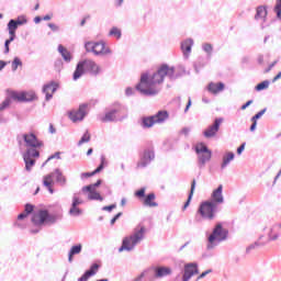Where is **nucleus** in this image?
Instances as JSON below:
<instances>
[{
  "label": "nucleus",
  "instance_id": "obj_41",
  "mask_svg": "<svg viewBox=\"0 0 281 281\" xmlns=\"http://www.w3.org/2000/svg\"><path fill=\"white\" fill-rule=\"evenodd\" d=\"M98 269H100V266L98 263H93L90 269L86 272L89 273V277L95 276L98 273Z\"/></svg>",
  "mask_w": 281,
  "mask_h": 281
},
{
  "label": "nucleus",
  "instance_id": "obj_48",
  "mask_svg": "<svg viewBox=\"0 0 281 281\" xmlns=\"http://www.w3.org/2000/svg\"><path fill=\"white\" fill-rule=\"evenodd\" d=\"M10 98H7L1 104H0V111H5L8 106H10Z\"/></svg>",
  "mask_w": 281,
  "mask_h": 281
},
{
  "label": "nucleus",
  "instance_id": "obj_61",
  "mask_svg": "<svg viewBox=\"0 0 281 281\" xmlns=\"http://www.w3.org/2000/svg\"><path fill=\"white\" fill-rule=\"evenodd\" d=\"M190 127H183L182 130H181V133H182V135H186V136H188V135H190Z\"/></svg>",
  "mask_w": 281,
  "mask_h": 281
},
{
  "label": "nucleus",
  "instance_id": "obj_44",
  "mask_svg": "<svg viewBox=\"0 0 281 281\" xmlns=\"http://www.w3.org/2000/svg\"><path fill=\"white\" fill-rule=\"evenodd\" d=\"M134 195L137 199H144V196H146V187L140 188L138 191L134 193Z\"/></svg>",
  "mask_w": 281,
  "mask_h": 281
},
{
  "label": "nucleus",
  "instance_id": "obj_31",
  "mask_svg": "<svg viewBox=\"0 0 281 281\" xmlns=\"http://www.w3.org/2000/svg\"><path fill=\"white\" fill-rule=\"evenodd\" d=\"M156 124H164L168 120V111H159L156 115H153Z\"/></svg>",
  "mask_w": 281,
  "mask_h": 281
},
{
  "label": "nucleus",
  "instance_id": "obj_43",
  "mask_svg": "<svg viewBox=\"0 0 281 281\" xmlns=\"http://www.w3.org/2000/svg\"><path fill=\"white\" fill-rule=\"evenodd\" d=\"M14 22L18 24V25H26L27 23V18L25 15H20L18 16Z\"/></svg>",
  "mask_w": 281,
  "mask_h": 281
},
{
  "label": "nucleus",
  "instance_id": "obj_37",
  "mask_svg": "<svg viewBox=\"0 0 281 281\" xmlns=\"http://www.w3.org/2000/svg\"><path fill=\"white\" fill-rule=\"evenodd\" d=\"M19 67H23V61L19 57H14L11 65L12 71H16Z\"/></svg>",
  "mask_w": 281,
  "mask_h": 281
},
{
  "label": "nucleus",
  "instance_id": "obj_47",
  "mask_svg": "<svg viewBox=\"0 0 281 281\" xmlns=\"http://www.w3.org/2000/svg\"><path fill=\"white\" fill-rule=\"evenodd\" d=\"M274 12L277 13L278 19H281V0H277Z\"/></svg>",
  "mask_w": 281,
  "mask_h": 281
},
{
  "label": "nucleus",
  "instance_id": "obj_64",
  "mask_svg": "<svg viewBox=\"0 0 281 281\" xmlns=\"http://www.w3.org/2000/svg\"><path fill=\"white\" fill-rule=\"evenodd\" d=\"M134 92H135V90H133V88H126V90H125L126 95H133Z\"/></svg>",
  "mask_w": 281,
  "mask_h": 281
},
{
  "label": "nucleus",
  "instance_id": "obj_58",
  "mask_svg": "<svg viewBox=\"0 0 281 281\" xmlns=\"http://www.w3.org/2000/svg\"><path fill=\"white\" fill-rule=\"evenodd\" d=\"M274 65H278V60L270 64L269 67L265 70V74H269V71L273 69Z\"/></svg>",
  "mask_w": 281,
  "mask_h": 281
},
{
  "label": "nucleus",
  "instance_id": "obj_26",
  "mask_svg": "<svg viewBox=\"0 0 281 281\" xmlns=\"http://www.w3.org/2000/svg\"><path fill=\"white\" fill-rule=\"evenodd\" d=\"M236 155L233 151L225 153L222 157L221 170H225L232 161H234Z\"/></svg>",
  "mask_w": 281,
  "mask_h": 281
},
{
  "label": "nucleus",
  "instance_id": "obj_36",
  "mask_svg": "<svg viewBox=\"0 0 281 281\" xmlns=\"http://www.w3.org/2000/svg\"><path fill=\"white\" fill-rule=\"evenodd\" d=\"M89 142H91V134H89V132H86L78 142V146H82V144H89Z\"/></svg>",
  "mask_w": 281,
  "mask_h": 281
},
{
  "label": "nucleus",
  "instance_id": "obj_27",
  "mask_svg": "<svg viewBox=\"0 0 281 281\" xmlns=\"http://www.w3.org/2000/svg\"><path fill=\"white\" fill-rule=\"evenodd\" d=\"M82 252V244H77L71 246L68 252V261L74 262V256H78V254Z\"/></svg>",
  "mask_w": 281,
  "mask_h": 281
},
{
  "label": "nucleus",
  "instance_id": "obj_60",
  "mask_svg": "<svg viewBox=\"0 0 281 281\" xmlns=\"http://www.w3.org/2000/svg\"><path fill=\"white\" fill-rule=\"evenodd\" d=\"M190 106H192V99L191 98L188 99V103H187V106L184 109V113H188V111H190Z\"/></svg>",
  "mask_w": 281,
  "mask_h": 281
},
{
  "label": "nucleus",
  "instance_id": "obj_57",
  "mask_svg": "<svg viewBox=\"0 0 281 281\" xmlns=\"http://www.w3.org/2000/svg\"><path fill=\"white\" fill-rule=\"evenodd\" d=\"M209 273H212V270H206V271L202 272V273L198 277V280H203V278H205V276H209Z\"/></svg>",
  "mask_w": 281,
  "mask_h": 281
},
{
  "label": "nucleus",
  "instance_id": "obj_25",
  "mask_svg": "<svg viewBox=\"0 0 281 281\" xmlns=\"http://www.w3.org/2000/svg\"><path fill=\"white\" fill-rule=\"evenodd\" d=\"M225 90V83L223 82H210L207 86V91L210 93H213V95H217V93H221V91Z\"/></svg>",
  "mask_w": 281,
  "mask_h": 281
},
{
  "label": "nucleus",
  "instance_id": "obj_45",
  "mask_svg": "<svg viewBox=\"0 0 281 281\" xmlns=\"http://www.w3.org/2000/svg\"><path fill=\"white\" fill-rule=\"evenodd\" d=\"M265 113H267V108L259 111L255 116H252L251 122H258V120H260V117H262Z\"/></svg>",
  "mask_w": 281,
  "mask_h": 281
},
{
  "label": "nucleus",
  "instance_id": "obj_55",
  "mask_svg": "<svg viewBox=\"0 0 281 281\" xmlns=\"http://www.w3.org/2000/svg\"><path fill=\"white\" fill-rule=\"evenodd\" d=\"M91 277L89 276L88 272H85L79 279L78 281H89Z\"/></svg>",
  "mask_w": 281,
  "mask_h": 281
},
{
  "label": "nucleus",
  "instance_id": "obj_33",
  "mask_svg": "<svg viewBox=\"0 0 281 281\" xmlns=\"http://www.w3.org/2000/svg\"><path fill=\"white\" fill-rule=\"evenodd\" d=\"M196 189V180H193L191 183V191L189 193V198L187 200V202L183 205V210L188 209L190 205V201H192V196L194 195V190Z\"/></svg>",
  "mask_w": 281,
  "mask_h": 281
},
{
  "label": "nucleus",
  "instance_id": "obj_39",
  "mask_svg": "<svg viewBox=\"0 0 281 281\" xmlns=\"http://www.w3.org/2000/svg\"><path fill=\"white\" fill-rule=\"evenodd\" d=\"M109 166V162L106 161V157L101 156V164L99 165V167L94 170V172H102V170H104V167Z\"/></svg>",
  "mask_w": 281,
  "mask_h": 281
},
{
  "label": "nucleus",
  "instance_id": "obj_32",
  "mask_svg": "<svg viewBox=\"0 0 281 281\" xmlns=\"http://www.w3.org/2000/svg\"><path fill=\"white\" fill-rule=\"evenodd\" d=\"M144 205L146 207H157L159 204L155 202V193H149L147 196L144 199Z\"/></svg>",
  "mask_w": 281,
  "mask_h": 281
},
{
  "label": "nucleus",
  "instance_id": "obj_63",
  "mask_svg": "<svg viewBox=\"0 0 281 281\" xmlns=\"http://www.w3.org/2000/svg\"><path fill=\"white\" fill-rule=\"evenodd\" d=\"M27 213L26 212H24V213H21V214H19L18 215V221H23V218H27Z\"/></svg>",
  "mask_w": 281,
  "mask_h": 281
},
{
  "label": "nucleus",
  "instance_id": "obj_49",
  "mask_svg": "<svg viewBox=\"0 0 281 281\" xmlns=\"http://www.w3.org/2000/svg\"><path fill=\"white\" fill-rule=\"evenodd\" d=\"M94 175H98V172H95V170L92 172H82L80 175V179H89L90 177H93Z\"/></svg>",
  "mask_w": 281,
  "mask_h": 281
},
{
  "label": "nucleus",
  "instance_id": "obj_20",
  "mask_svg": "<svg viewBox=\"0 0 281 281\" xmlns=\"http://www.w3.org/2000/svg\"><path fill=\"white\" fill-rule=\"evenodd\" d=\"M155 159V151L153 149H145L137 164L138 168H146Z\"/></svg>",
  "mask_w": 281,
  "mask_h": 281
},
{
  "label": "nucleus",
  "instance_id": "obj_35",
  "mask_svg": "<svg viewBox=\"0 0 281 281\" xmlns=\"http://www.w3.org/2000/svg\"><path fill=\"white\" fill-rule=\"evenodd\" d=\"M109 36H114L115 38L120 40L122 38V30H120L117 26H113L109 32Z\"/></svg>",
  "mask_w": 281,
  "mask_h": 281
},
{
  "label": "nucleus",
  "instance_id": "obj_15",
  "mask_svg": "<svg viewBox=\"0 0 281 281\" xmlns=\"http://www.w3.org/2000/svg\"><path fill=\"white\" fill-rule=\"evenodd\" d=\"M193 276H199V265L194 262L184 265L181 281H190L192 280Z\"/></svg>",
  "mask_w": 281,
  "mask_h": 281
},
{
  "label": "nucleus",
  "instance_id": "obj_34",
  "mask_svg": "<svg viewBox=\"0 0 281 281\" xmlns=\"http://www.w3.org/2000/svg\"><path fill=\"white\" fill-rule=\"evenodd\" d=\"M68 214L70 216H82V210L80 207L76 206V204H71Z\"/></svg>",
  "mask_w": 281,
  "mask_h": 281
},
{
  "label": "nucleus",
  "instance_id": "obj_9",
  "mask_svg": "<svg viewBox=\"0 0 281 281\" xmlns=\"http://www.w3.org/2000/svg\"><path fill=\"white\" fill-rule=\"evenodd\" d=\"M56 221H58V217L55 214H49L47 210H40L32 217V223L37 226L53 224Z\"/></svg>",
  "mask_w": 281,
  "mask_h": 281
},
{
  "label": "nucleus",
  "instance_id": "obj_3",
  "mask_svg": "<svg viewBox=\"0 0 281 281\" xmlns=\"http://www.w3.org/2000/svg\"><path fill=\"white\" fill-rule=\"evenodd\" d=\"M85 71H89L92 76H98L102 72V68L92 59L81 60L77 64L72 80H80L85 76Z\"/></svg>",
  "mask_w": 281,
  "mask_h": 281
},
{
  "label": "nucleus",
  "instance_id": "obj_11",
  "mask_svg": "<svg viewBox=\"0 0 281 281\" xmlns=\"http://www.w3.org/2000/svg\"><path fill=\"white\" fill-rule=\"evenodd\" d=\"M88 109H89V104L83 103V104L79 105V109L71 110L68 113L69 120L74 123L82 122V120H85V117H87Z\"/></svg>",
  "mask_w": 281,
  "mask_h": 281
},
{
  "label": "nucleus",
  "instance_id": "obj_17",
  "mask_svg": "<svg viewBox=\"0 0 281 281\" xmlns=\"http://www.w3.org/2000/svg\"><path fill=\"white\" fill-rule=\"evenodd\" d=\"M12 98L13 100H18L19 102H34V100H36V92H13Z\"/></svg>",
  "mask_w": 281,
  "mask_h": 281
},
{
  "label": "nucleus",
  "instance_id": "obj_4",
  "mask_svg": "<svg viewBox=\"0 0 281 281\" xmlns=\"http://www.w3.org/2000/svg\"><path fill=\"white\" fill-rule=\"evenodd\" d=\"M229 232L223 227V224L218 223L213 228L212 233L207 237L206 249L212 250L218 247L221 243L227 240Z\"/></svg>",
  "mask_w": 281,
  "mask_h": 281
},
{
  "label": "nucleus",
  "instance_id": "obj_5",
  "mask_svg": "<svg viewBox=\"0 0 281 281\" xmlns=\"http://www.w3.org/2000/svg\"><path fill=\"white\" fill-rule=\"evenodd\" d=\"M218 210L220 207L216 204H213V202H202L195 215L196 223H201V218L204 221H214L216 218V214H218Z\"/></svg>",
  "mask_w": 281,
  "mask_h": 281
},
{
  "label": "nucleus",
  "instance_id": "obj_56",
  "mask_svg": "<svg viewBox=\"0 0 281 281\" xmlns=\"http://www.w3.org/2000/svg\"><path fill=\"white\" fill-rule=\"evenodd\" d=\"M245 146H247L246 143H243L238 148H237V155H243V151L245 150Z\"/></svg>",
  "mask_w": 281,
  "mask_h": 281
},
{
  "label": "nucleus",
  "instance_id": "obj_12",
  "mask_svg": "<svg viewBox=\"0 0 281 281\" xmlns=\"http://www.w3.org/2000/svg\"><path fill=\"white\" fill-rule=\"evenodd\" d=\"M7 30L9 32V38L4 42V54L10 53V43L16 38V30H19V25L14 20H10Z\"/></svg>",
  "mask_w": 281,
  "mask_h": 281
},
{
  "label": "nucleus",
  "instance_id": "obj_51",
  "mask_svg": "<svg viewBox=\"0 0 281 281\" xmlns=\"http://www.w3.org/2000/svg\"><path fill=\"white\" fill-rule=\"evenodd\" d=\"M32 212H34V205L32 204H26L25 209H24V213H26L27 215L32 214Z\"/></svg>",
  "mask_w": 281,
  "mask_h": 281
},
{
  "label": "nucleus",
  "instance_id": "obj_40",
  "mask_svg": "<svg viewBox=\"0 0 281 281\" xmlns=\"http://www.w3.org/2000/svg\"><path fill=\"white\" fill-rule=\"evenodd\" d=\"M269 80H265L256 86V91H265V89H269Z\"/></svg>",
  "mask_w": 281,
  "mask_h": 281
},
{
  "label": "nucleus",
  "instance_id": "obj_13",
  "mask_svg": "<svg viewBox=\"0 0 281 281\" xmlns=\"http://www.w3.org/2000/svg\"><path fill=\"white\" fill-rule=\"evenodd\" d=\"M38 150L35 149H26V151L23 154V160L25 162V170L27 172L32 171V168H34V164H36V160H34V157H40Z\"/></svg>",
  "mask_w": 281,
  "mask_h": 281
},
{
  "label": "nucleus",
  "instance_id": "obj_24",
  "mask_svg": "<svg viewBox=\"0 0 281 281\" xmlns=\"http://www.w3.org/2000/svg\"><path fill=\"white\" fill-rule=\"evenodd\" d=\"M82 194H87L89 201H104L100 192L95 189L85 190V187L81 189Z\"/></svg>",
  "mask_w": 281,
  "mask_h": 281
},
{
  "label": "nucleus",
  "instance_id": "obj_29",
  "mask_svg": "<svg viewBox=\"0 0 281 281\" xmlns=\"http://www.w3.org/2000/svg\"><path fill=\"white\" fill-rule=\"evenodd\" d=\"M255 19L256 21H261V23H265V21H267V8L258 7Z\"/></svg>",
  "mask_w": 281,
  "mask_h": 281
},
{
  "label": "nucleus",
  "instance_id": "obj_18",
  "mask_svg": "<svg viewBox=\"0 0 281 281\" xmlns=\"http://www.w3.org/2000/svg\"><path fill=\"white\" fill-rule=\"evenodd\" d=\"M42 91L45 94L46 102H49V100H52V98H54L55 91H58V82L50 81V82L44 85Z\"/></svg>",
  "mask_w": 281,
  "mask_h": 281
},
{
  "label": "nucleus",
  "instance_id": "obj_42",
  "mask_svg": "<svg viewBox=\"0 0 281 281\" xmlns=\"http://www.w3.org/2000/svg\"><path fill=\"white\" fill-rule=\"evenodd\" d=\"M100 186H102V180H98L95 183L83 187V190H86V191L87 190H98V188H100Z\"/></svg>",
  "mask_w": 281,
  "mask_h": 281
},
{
  "label": "nucleus",
  "instance_id": "obj_53",
  "mask_svg": "<svg viewBox=\"0 0 281 281\" xmlns=\"http://www.w3.org/2000/svg\"><path fill=\"white\" fill-rule=\"evenodd\" d=\"M48 27L52 30V32H60V26L54 23H48Z\"/></svg>",
  "mask_w": 281,
  "mask_h": 281
},
{
  "label": "nucleus",
  "instance_id": "obj_14",
  "mask_svg": "<svg viewBox=\"0 0 281 281\" xmlns=\"http://www.w3.org/2000/svg\"><path fill=\"white\" fill-rule=\"evenodd\" d=\"M23 139L25 142L26 150H38V148L43 146V142L38 140L33 133L24 134Z\"/></svg>",
  "mask_w": 281,
  "mask_h": 281
},
{
  "label": "nucleus",
  "instance_id": "obj_62",
  "mask_svg": "<svg viewBox=\"0 0 281 281\" xmlns=\"http://www.w3.org/2000/svg\"><path fill=\"white\" fill-rule=\"evenodd\" d=\"M120 216H122V213H117V214L111 220V225H115V222L117 221V218H120Z\"/></svg>",
  "mask_w": 281,
  "mask_h": 281
},
{
  "label": "nucleus",
  "instance_id": "obj_21",
  "mask_svg": "<svg viewBox=\"0 0 281 281\" xmlns=\"http://www.w3.org/2000/svg\"><path fill=\"white\" fill-rule=\"evenodd\" d=\"M149 273L154 271L155 278H166V276H170L172 273V269L169 267H150L148 268Z\"/></svg>",
  "mask_w": 281,
  "mask_h": 281
},
{
  "label": "nucleus",
  "instance_id": "obj_52",
  "mask_svg": "<svg viewBox=\"0 0 281 281\" xmlns=\"http://www.w3.org/2000/svg\"><path fill=\"white\" fill-rule=\"evenodd\" d=\"M52 159H60V153L57 151L54 155L49 156L45 164H47V161H52ZM45 164L43 166H45Z\"/></svg>",
  "mask_w": 281,
  "mask_h": 281
},
{
  "label": "nucleus",
  "instance_id": "obj_6",
  "mask_svg": "<svg viewBox=\"0 0 281 281\" xmlns=\"http://www.w3.org/2000/svg\"><path fill=\"white\" fill-rule=\"evenodd\" d=\"M54 178L59 186H67V178L63 175L60 169H55L53 172L43 177V187L54 194Z\"/></svg>",
  "mask_w": 281,
  "mask_h": 281
},
{
  "label": "nucleus",
  "instance_id": "obj_59",
  "mask_svg": "<svg viewBox=\"0 0 281 281\" xmlns=\"http://www.w3.org/2000/svg\"><path fill=\"white\" fill-rule=\"evenodd\" d=\"M254 104V100L247 101L244 105H241V111H245L248 106H251Z\"/></svg>",
  "mask_w": 281,
  "mask_h": 281
},
{
  "label": "nucleus",
  "instance_id": "obj_30",
  "mask_svg": "<svg viewBox=\"0 0 281 281\" xmlns=\"http://www.w3.org/2000/svg\"><path fill=\"white\" fill-rule=\"evenodd\" d=\"M155 124H157V122L155 121L154 116L143 117L140 122L143 128H153Z\"/></svg>",
  "mask_w": 281,
  "mask_h": 281
},
{
  "label": "nucleus",
  "instance_id": "obj_2",
  "mask_svg": "<svg viewBox=\"0 0 281 281\" xmlns=\"http://www.w3.org/2000/svg\"><path fill=\"white\" fill-rule=\"evenodd\" d=\"M146 238V227L138 225L134 228L132 234L125 237L122 241V246L119 248V252L133 251L137 245Z\"/></svg>",
  "mask_w": 281,
  "mask_h": 281
},
{
  "label": "nucleus",
  "instance_id": "obj_1",
  "mask_svg": "<svg viewBox=\"0 0 281 281\" xmlns=\"http://www.w3.org/2000/svg\"><path fill=\"white\" fill-rule=\"evenodd\" d=\"M180 76L177 68L164 64L153 75L143 74L139 83L136 85V91H139L142 95H157L161 91L165 78L177 80Z\"/></svg>",
  "mask_w": 281,
  "mask_h": 281
},
{
  "label": "nucleus",
  "instance_id": "obj_16",
  "mask_svg": "<svg viewBox=\"0 0 281 281\" xmlns=\"http://www.w3.org/2000/svg\"><path fill=\"white\" fill-rule=\"evenodd\" d=\"M209 203H212L213 205H223L225 203V198L223 196V184H220L217 189L213 190L211 194V200H207Z\"/></svg>",
  "mask_w": 281,
  "mask_h": 281
},
{
  "label": "nucleus",
  "instance_id": "obj_19",
  "mask_svg": "<svg viewBox=\"0 0 281 281\" xmlns=\"http://www.w3.org/2000/svg\"><path fill=\"white\" fill-rule=\"evenodd\" d=\"M221 124H223V119H215L214 123L203 132L204 137L207 139L215 137L221 128Z\"/></svg>",
  "mask_w": 281,
  "mask_h": 281
},
{
  "label": "nucleus",
  "instance_id": "obj_46",
  "mask_svg": "<svg viewBox=\"0 0 281 281\" xmlns=\"http://www.w3.org/2000/svg\"><path fill=\"white\" fill-rule=\"evenodd\" d=\"M83 203H85V201H82V199H80L77 194H75V195L72 196V203H71V205L78 206V205H82Z\"/></svg>",
  "mask_w": 281,
  "mask_h": 281
},
{
  "label": "nucleus",
  "instance_id": "obj_7",
  "mask_svg": "<svg viewBox=\"0 0 281 281\" xmlns=\"http://www.w3.org/2000/svg\"><path fill=\"white\" fill-rule=\"evenodd\" d=\"M86 52L94 54V56H111L113 52L106 46L103 41L100 42H86Z\"/></svg>",
  "mask_w": 281,
  "mask_h": 281
},
{
  "label": "nucleus",
  "instance_id": "obj_50",
  "mask_svg": "<svg viewBox=\"0 0 281 281\" xmlns=\"http://www.w3.org/2000/svg\"><path fill=\"white\" fill-rule=\"evenodd\" d=\"M148 273H150V270H145L143 271L138 277L135 278L134 281H140L142 279L146 278V276H148Z\"/></svg>",
  "mask_w": 281,
  "mask_h": 281
},
{
  "label": "nucleus",
  "instance_id": "obj_54",
  "mask_svg": "<svg viewBox=\"0 0 281 281\" xmlns=\"http://www.w3.org/2000/svg\"><path fill=\"white\" fill-rule=\"evenodd\" d=\"M115 207H117V205L111 204L109 206H103L102 210H103V212H113V210H115Z\"/></svg>",
  "mask_w": 281,
  "mask_h": 281
},
{
  "label": "nucleus",
  "instance_id": "obj_28",
  "mask_svg": "<svg viewBox=\"0 0 281 281\" xmlns=\"http://www.w3.org/2000/svg\"><path fill=\"white\" fill-rule=\"evenodd\" d=\"M58 52L61 55V57L65 60V63H71V60L74 59V56H71V53L68 52V49L65 48V46L59 45L58 46Z\"/></svg>",
  "mask_w": 281,
  "mask_h": 281
},
{
  "label": "nucleus",
  "instance_id": "obj_23",
  "mask_svg": "<svg viewBox=\"0 0 281 281\" xmlns=\"http://www.w3.org/2000/svg\"><path fill=\"white\" fill-rule=\"evenodd\" d=\"M281 236V226L280 224H274L268 229V238L269 240H278Z\"/></svg>",
  "mask_w": 281,
  "mask_h": 281
},
{
  "label": "nucleus",
  "instance_id": "obj_10",
  "mask_svg": "<svg viewBox=\"0 0 281 281\" xmlns=\"http://www.w3.org/2000/svg\"><path fill=\"white\" fill-rule=\"evenodd\" d=\"M125 109L124 106L117 104L114 108H111L110 110H106L104 115H101L99 117L100 122H117L119 120H124V116L122 114L124 113Z\"/></svg>",
  "mask_w": 281,
  "mask_h": 281
},
{
  "label": "nucleus",
  "instance_id": "obj_8",
  "mask_svg": "<svg viewBox=\"0 0 281 281\" xmlns=\"http://www.w3.org/2000/svg\"><path fill=\"white\" fill-rule=\"evenodd\" d=\"M198 157V167L203 168L212 160V150L204 143H198L194 147Z\"/></svg>",
  "mask_w": 281,
  "mask_h": 281
},
{
  "label": "nucleus",
  "instance_id": "obj_22",
  "mask_svg": "<svg viewBox=\"0 0 281 281\" xmlns=\"http://www.w3.org/2000/svg\"><path fill=\"white\" fill-rule=\"evenodd\" d=\"M193 45L194 41L192 38H188L181 42V52L187 60L190 58V54H192Z\"/></svg>",
  "mask_w": 281,
  "mask_h": 281
},
{
  "label": "nucleus",
  "instance_id": "obj_38",
  "mask_svg": "<svg viewBox=\"0 0 281 281\" xmlns=\"http://www.w3.org/2000/svg\"><path fill=\"white\" fill-rule=\"evenodd\" d=\"M202 49H203V52H205V54H207L209 58H210V56H212V52H214V47L210 43L203 44Z\"/></svg>",
  "mask_w": 281,
  "mask_h": 281
}]
</instances>
